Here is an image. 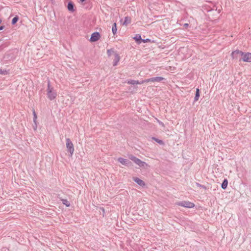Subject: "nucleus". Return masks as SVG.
I'll return each instance as SVG.
<instances>
[{"label": "nucleus", "instance_id": "7ed1b4c3", "mask_svg": "<svg viewBox=\"0 0 251 251\" xmlns=\"http://www.w3.org/2000/svg\"><path fill=\"white\" fill-rule=\"evenodd\" d=\"M66 145L67 151L70 153L69 156H72L74 152V145L70 138H66Z\"/></svg>", "mask_w": 251, "mask_h": 251}, {"label": "nucleus", "instance_id": "6ab92c4d", "mask_svg": "<svg viewBox=\"0 0 251 251\" xmlns=\"http://www.w3.org/2000/svg\"><path fill=\"white\" fill-rule=\"evenodd\" d=\"M152 139L153 140L155 141L157 143L159 144L160 145H163L164 144V142H163V141L162 140H160V139H159L158 138H156V137H152Z\"/></svg>", "mask_w": 251, "mask_h": 251}, {"label": "nucleus", "instance_id": "20e7f679", "mask_svg": "<svg viewBox=\"0 0 251 251\" xmlns=\"http://www.w3.org/2000/svg\"><path fill=\"white\" fill-rule=\"evenodd\" d=\"M166 79L161 76H155V77H152L148 79H146L144 80V81L146 82H161L163 80H165Z\"/></svg>", "mask_w": 251, "mask_h": 251}, {"label": "nucleus", "instance_id": "a878e982", "mask_svg": "<svg viewBox=\"0 0 251 251\" xmlns=\"http://www.w3.org/2000/svg\"><path fill=\"white\" fill-rule=\"evenodd\" d=\"M4 71L2 70L1 69H0V74H2V75L5 74L4 73Z\"/></svg>", "mask_w": 251, "mask_h": 251}, {"label": "nucleus", "instance_id": "cd10ccee", "mask_svg": "<svg viewBox=\"0 0 251 251\" xmlns=\"http://www.w3.org/2000/svg\"><path fill=\"white\" fill-rule=\"evenodd\" d=\"M4 26L2 25L0 26V30H2L4 28Z\"/></svg>", "mask_w": 251, "mask_h": 251}, {"label": "nucleus", "instance_id": "393cba45", "mask_svg": "<svg viewBox=\"0 0 251 251\" xmlns=\"http://www.w3.org/2000/svg\"><path fill=\"white\" fill-rule=\"evenodd\" d=\"M151 42V39H142V43H148Z\"/></svg>", "mask_w": 251, "mask_h": 251}, {"label": "nucleus", "instance_id": "dca6fc26", "mask_svg": "<svg viewBox=\"0 0 251 251\" xmlns=\"http://www.w3.org/2000/svg\"><path fill=\"white\" fill-rule=\"evenodd\" d=\"M130 23H131V18L128 16H126V17H125L124 22L123 25H127L130 24Z\"/></svg>", "mask_w": 251, "mask_h": 251}, {"label": "nucleus", "instance_id": "bb28decb", "mask_svg": "<svg viewBox=\"0 0 251 251\" xmlns=\"http://www.w3.org/2000/svg\"><path fill=\"white\" fill-rule=\"evenodd\" d=\"M158 123L159 124V125H162V126H163V125H164L163 123L162 122H161V121H160L158 120Z\"/></svg>", "mask_w": 251, "mask_h": 251}, {"label": "nucleus", "instance_id": "f257e3e1", "mask_svg": "<svg viewBox=\"0 0 251 251\" xmlns=\"http://www.w3.org/2000/svg\"><path fill=\"white\" fill-rule=\"evenodd\" d=\"M47 98L50 100H54L57 97V92L54 88L51 86L50 80L48 81V87L47 89Z\"/></svg>", "mask_w": 251, "mask_h": 251}, {"label": "nucleus", "instance_id": "b1692460", "mask_svg": "<svg viewBox=\"0 0 251 251\" xmlns=\"http://www.w3.org/2000/svg\"><path fill=\"white\" fill-rule=\"evenodd\" d=\"M196 185L197 186L200 187V188H204V189H205L206 188V187L203 185H201L199 183H196Z\"/></svg>", "mask_w": 251, "mask_h": 251}, {"label": "nucleus", "instance_id": "0eeeda50", "mask_svg": "<svg viewBox=\"0 0 251 251\" xmlns=\"http://www.w3.org/2000/svg\"><path fill=\"white\" fill-rule=\"evenodd\" d=\"M179 205L186 208H193L195 206L194 203L188 201H183L179 203Z\"/></svg>", "mask_w": 251, "mask_h": 251}, {"label": "nucleus", "instance_id": "f3484780", "mask_svg": "<svg viewBox=\"0 0 251 251\" xmlns=\"http://www.w3.org/2000/svg\"><path fill=\"white\" fill-rule=\"evenodd\" d=\"M227 184H228V181L227 180V179H225L222 184H221V187L223 189H224L225 190L226 188H227Z\"/></svg>", "mask_w": 251, "mask_h": 251}, {"label": "nucleus", "instance_id": "4468645a", "mask_svg": "<svg viewBox=\"0 0 251 251\" xmlns=\"http://www.w3.org/2000/svg\"><path fill=\"white\" fill-rule=\"evenodd\" d=\"M144 82H146L145 81H144V80H142V81H139L138 80H130L129 81H128V84H132V85L141 84Z\"/></svg>", "mask_w": 251, "mask_h": 251}, {"label": "nucleus", "instance_id": "9b49d317", "mask_svg": "<svg viewBox=\"0 0 251 251\" xmlns=\"http://www.w3.org/2000/svg\"><path fill=\"white\" fill-rule=\"evenodd\" d=\"M115 58L113 62V65L114 66L117 65L119 61H120V56L117 53H114Z\"/></svg>", "mask_w": 251, "mask_h": 251}, {"label": "nucleus", "instance_id": "423d86ee", "mask_svg": "<svg viewBox=\"0 0 251 251\" xmlns=\"http://www.w3.org/2000/svg\"><path fill=\"white\" fill-rule=\"evenodd\" d=\"M242 55H243V52L239 50L232 51L231 54V57L233 59H237L239 56Z\"/></svg>", "mask_w": 251, "mask_h": 251}, {"label": "nucleus", "instance_id": "ddd939ff", "mask_svg": "<svg viewBox=\"0 0 251 251\" xmlns=\"http://www.w3.org/2000/svg\"><path fill=\"white\" fill-rule=\"evenodd\" d=\"M133 39L135 40L136 42L138 44H140L142 43V39L141 38V36L139 34H136L135 36L133 37Z\"/></svg>", "mask_w": 251, "mask_h": 251}, {"label": "nucleus", "instance_id": "5701e85b", "mask_svg": "<svg viewBox=\"0 0 251 251\" xmlns=\"http://www.w3.org/2000/svg\"><path fill=\"white\" fill-rule=\"evenodd\" d=\"M114 53V50L113 49H109V50H107V55L108 56H111L112 53Z\"/></svg>", "mask_w": 251, "mask_h": 251}, {"label": "nucleus", "instance_id": "2eb2a0df", "mask_svg": "<svg viewBox=\"0 0 251 251\" xmlns=\"http://www.w3.org/2000/svg\"><path fill=\"white\" fill-rule=\"evenodd\" d=\"M200 96V90L199 88L196 89V92L195 94V97L194 98V102H196L198 100Z\"/></svg>", "mask_w": 251, "mask_h": 251}, {"label": "nucleus", "instance_id": "1a4fd4ad", "mask_svg": "<svg viewBox=\"0 0 251 251\" xmlns=\"http://www.w3.org/2000/svg\"><path fill=\"white\" fill-rule=\"evenodd\" d=\"M242 57V60L244 62H251V53H244Z\"/></svg>", "mask_w": 251, "mask_h": 251}, {"label": "nucleus", "instance_id": "f03ea898", "mask_svg": "<svg viewBox=\"0 0 251 251\" xmlns=\"http://www.w3.org/2000/svg\"><path fill=\"white\" fill-rule=\"evenodd\" d=\"M129 158L132 161H133L135 163H136L137 165H138L140 167L144 168V169H147L150 166L149 165L146 163L145 162H144L140 160V159L137 158L136 156L133 155H129L128 156Z\"/></svg>", "mask_w": 251, "mask_h": 251}, {"label": "nucleus", "instance_id": "39448f33", "mask_svg": "<svg viewBox=\"0 0 251 251\" xmlns=\"http://www.w3.org/2000/svg\"><path fill=\"white\" fill-rule=\"evenodd\" d=\"M100 37V35L98 32H93L90 37V41L92 42L98 41Z\"/></svg>", "mask_w": 251, "mask_h": 251}, {"label": "nucleus", "instance_id": "c85d7f7f", "mask_svg": "<svg viewBox=\"0 0 251 251\" xmlns=\"http://www.w3.org/2000/svg\"><path fill=\"white\" fill-rule=\"evenodd\" d=\"M184 26L185 27H188V26H189V24H187V23H186V24H185L184 25Z\"/></svg>", "mask_w": 251, "mask_h": 251}, {"label": "nucleus", "instance_id": "aec40b11", "mask_svg": "<svg viewBox=\"0 0 251 251\" xmlns=\"http://www.w3.org/2000/svg\"><path fill=\"white\" fill-rule=\"evenodd\" d=\"M61 201L64 205H65L67 207H69L70 205V202L66 199H62Z\"/></svg>", "mask_w": 251, "mask_h": 251}, {"label": "nucleus", "instance_id": "7c9ffc66", "mask_svg": "<svg viewBox=\"0 0 251 251\" xmlns=\"http://www.w3.org/2000/svg\"><path fill=\"white\" fill-rule=\"evenodd\" d=\"M2 21L1 19H0V24L1 23Z\"/></svg>", "mask_w": 251, "mask_h": 251}, {"label": "nucleus", "instance_id": "a211bd4d", "mask_svg": "<svg viewBox=\"0 0 251 251\" xmlns=\"http://www.w3.org/2000/svg\"><path fill=\"white\" fill-rule=\"evenodd\" d=\"M112 32L114 35H115L117 33L116 23H114L112 25Z\"/></svg>", "mask_w": 251, "mask_h": 251}, {"label": "nucleus", "instance_id": "412c9836", "mask_svg": "<svg viewBox=\"0 0 251 251\" xmlns=\"http://www.w3.org/2000/svg\"><path fill=\"white\" fill-rule=\"evenodd\" d=\"M18 20H19L18 16H16L15 17H14L12 19V21H11V24L13 25H15L17 22Z\"/></svg>", "mask_w": 251, "mask_h": 251}, {"label": "nucleus", "instance_id": "f8f14e48", "mask_svg": "<svg viewBox=\"0 0 251 251\" xmlns=\"http://www.w3.org/2000/svg\"><path fill=\"white\" fill-rule=\"evenodd\" d=\"M67 8L70 12H73L75 11L74 4L72 1H69L67 4Z\"/></svg>", "mask_w": 251, "mask_h": 251}, {"label": "nucleus", "instance_id": "6e6552de", "mask_svg": "<svg viewBox=\"0 0 251 251\" xmlns=\"http://www.w3.org/2000/svg\"><path fill=\"white\" fill-rule=\"evenodd\" d=\"M118 161L122 164L129 167L131 165V162L127 159H125L123 157H119L118 158Z\"/></svg>", "mask_w": 251, "mask_h": 251}, {"label": "nucleus", "instance_id": "4be33fe9", "mask_svg": "<svg viewBox=\"0 0 251 251\" xmlns=\"http://www.w3.org/2000/svg\"><path fill=\"white\" fill-rule=\"evenodd\" d=\"M33 122L36 125H37L36 123H37V115H36V112L34 110H33Z\"/></svg>", "mask_w": 251, "mask_h": 251}, {"label": "nucleus", "instance_id": "9d476101", "mask_svg": "<svg viewBox=\"0 0 251 251\" xmlns=\"http://www.w3.org/2000/svg\"><path fill=\"white\" fill-rule=\"evenodd\" d=\"M133 180L137 184H138L139 185H140L141 186H145V183L144 182V181H143L142 180L140 179L138 177H133Z\"/></svg>", "mask_w": 251, "mask_h": 251}, {"label": "nucleus", "instance_id": "c756f323", "mask_svg": "<svg viewBox=\"0 0 251 251\" xmlns=\"http://www.w3.org/2000/svg\"><path fill=\"white\" fill-rule=\"evenodd\" d=\"M86 0H80V1L81 2H84L85 1H86Z\"/></svg>", "mask_w": 251, "mask_h": 251}]
</instances>
